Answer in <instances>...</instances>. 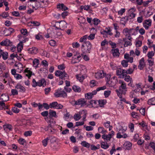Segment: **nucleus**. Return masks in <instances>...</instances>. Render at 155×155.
<instances>
[{"label":"nucleus","instance_id":"nucleus-42","mask_svg":"<svg viewBox=\"0 0 155 155\" xmlns=\"http://www.w3.org/2000/svg\"><path fill=\"white\" fill-rule=\"evenodd\" d=\"M126 74L124 78V80L127 82H128L129 81H133L132 79L131 78L129 75H127Z\"/></svg>","mask_w":155,"mask_h":155},{"label":"nucleus","instance_id":"nucleus-38","mask_svg":"<svg viewBox=\"0 0 155 155\" xmlns=\"http://www.w3.org/2000/svg\"><path fill=\"white\" fill-rule=\"evenodd\" d=\"M85 98L86 99H91L93 97V96L91 92L85 94Z\"/></svg>","mask_w":155,"mask_h":155},{"label":"nucleus","instance_id":"nucleus-15","mask_svg":"<svg viewBox=\"0 0 155 155\" xmlns=\"http://www.w3.org/2000/svg\"><path fill=\"white\" fill-rule=\"evenodd\" d=\"M111 52L114 57H118L120 55L119 50L117 48L112 49L111 50Z\"/></svg>","mask_w":155,"mask_h":155},{"label":"nucleus","instance_id":"nucleus-14","mask_svg":"<svg viewBox=\"0 0 155 155\" xmlns=\"http://www.w3.org/2000/svg\"><path fill=\"white\" fill-rule=\"evenodd\" d=\"M117 81V80H113V79H110L106 83V85L110 87H114L116 85Z\"/></svg>","mask_w":155,"mask_h":155},{"label":"nucleus","instance_id":"nucleus-16","mask_svg":"<svg viewBox=\"0 0 155 155\" xmlns=\"http://www.w3.org/2000/svg\"><path fill=\"white\" fill-rule=\"evenodd\" d=\"M105 74L103 71L97 72L95 73V78L97 79L103 78L105 76Z\"/></svg>","mask_w":155,"mask_h":155},{"label":"nucleus","instance_id":"nucleus-39","mask_svg":"<svg viewBox=\"0 0 155 155\" xmlns=\"http://www.w3.org/2000/svg\"><path fill=\"white\" fill-rule=\"evenodd\" d=\"M147 61L148 63H149V66L150 67H152L154 65V62L153 58L152 59L148 58Z\"/></svg>","mask_w":155,"mask_h":155},{"label":"nucleus","instance_id":"nucleus-26","mask_svg":"<svg viewBox=\"0 0 155 155\" xmlns=\"http://www.w3.org/2000/svg\"><path fill=\"white\" fill-rule=\"evenodd\" d=\"M28 68H26L25 70V72L28 73L26 74V76L28 77V78L30 79L31 76L32 72L30 70H28Z\"/></svg>","mask_w":155,"mask_h":155},{"label":"nucleus","instance_id":"nucleus-59","mask_svg":"<svg viewBox=\"0 0 155 155\" xmlns=\"http://www.w3.org/2000/svg\"><path fill=\"white\" fill-rule=\"evenodd\" d=\"M109 44L111 45V48L113 49H115V48L117 47L116 44L115 42L110 41L109 42Z\"/></svg>","mask_w":155,"mask_h":155},{"label":"nucleus","instance_id":"nucleus-53","mask_svg":"<svg viewBox=\"0 0 155 155\" xmlns=\"http://www.w3.org/2000/svg\"><path fill=\"white\" fill-rule=\"evenodd\" d=\"M9 14L8 12H4L2 14H0V16H2L3 18H6L8 17Z\"/></svg>","mask_w":155,"mask_h":155},{"label":"nucleus","instance_id":"nucleus-21","mask_svg":"<svg viewBox=\"0 0 155 155\" xmlns=\"http://www.w3.org/2000/svg\"><path fill=\"white\" fill-rule=\"evenodd\" d=\"M0 99L3 101L6 102L9 100V98L8 95L6 94H2L1 96Z\"/></svg>","mask_w":155,"mask_h":155},{"label":"nucleus","instance_id":"nucleus-37","mask_svg":"<svg viewBox=\"0 0 155 155\" xmlns=\"http://www.w3.org/2000/svg\"><path fill=\"white\" fill-rule=\"evenodd\" d=\"M3 127L5 129V128H7L8 129L9 131H11L12 129V125L9 124H6L3 125Z\"/></svg>","mask_w":155,"mask_h":155},{"label":"nucleus","instance_id":"nucleus-29","mask_svg":"<svg viewBox=\"0 0 155 155\" xmlns=\"http://www.w3.org/2000/svg\"><path fill=\"white\" fill-rule=\"evenodd\" d=\"M147 103L149 105H155V97L149 99Z\"/></svg>","mask_w":155,"mask_h":155},{"label":"nucleus","instance_id":"nucleus-58","mask_svg":"<svg viewBox=\"0 0 155 155\" xmlns=\"http://www.w3.org/2000/svg\"><path fill=\"white\" fill-rule=\"evenodd\" d=\"M80 114H83V115L82 116L83 117H86L87 113V111L86 110H83L81 111L80 112Z\"/></svg>","mask_w":155,"mask_h":155},{"label":"nucleus","instance_id":"nucleus-41","mask_svg":"<svg viewBox=\"0 0 155 155\" xmlns=\"http://www.w3.org/2000/svg\"><path fill=\"white\" fill-rule=\"evenodd\" d=\"M63 71H62L60 70H57L55 71V75L57 77H59L60 78L62 74Z\"/></svg>","mask_w":155,"mask_h":155},{"label":"nucleus","instance_id":"nucleus-6","mask_svg":"<svg viewBox=\"0 0 155 155\" xmlns=\"http://www.w3.org/2000/svg\"><path fill=\"white\" fill-rule=\"evenodd\" d=\"M61 88L58 89L56 92L54 93V96L56 97H67V94L64 91H61Z\"/></svg>","mask_w":155,"mask_h":155},{"label":"nucleus","instance_id":"nucleus-30","mask_svg":"<svg viewBox=\"0 0 155 155\" xmlns=\"http://www.w3.org/2000/svg\"><path fill=\"white\" fill-rule=\"evenodd\" d=\"M49 116L51 117H57L56 111L51 110H49Z\"/></svg>","mask_w":155,"mask_h":155},{"label":"nucleus","instance_id":"nucleus-1","mask_svg":"<svg viewBox=\"0 0 155 155\" xmlns=\"http://www.w3.org/2000/svg\"><path fill=\"white\" fill-rule=\"evenodd\" d=\"M92 48V45L89 41H85L81 45V50L83 53H90Z\"/></svg>","mask_w":155,"mask_h":155},{"label":"nucleus","instance_id":"nucleus-27","mask_svg":"<svg viewBox=\"0 0 155 155\" xmlns=\"http://www.w3.org/2000/svg\"><path fill=\"white\" fill-rule=\"evenodd\" d=\"M73 90L75 92H80L81 91V88L79 86L74 85L72 87Z\"/></svg>","mask_w":155,"mask_h":155},{"label":"nucleus","instance_id":"nucleus-5","mask_svg":"<svg viewBox=\"0 0 155 155\" xmlns=\"http://www.w3.org/2000/svg\"><path fill=\"white\" fill-rule=\"evenodd\" d=\"M116 75L119 76L120 78H125L126 74H127L126 70L121 68H117L116 71Z\"/></svg>","mask_w":155,"mask_h":155},{"label":"nucleus","instance_id":"nucleus-60","mask_svg":"<svg viewBox=\"0 0 155 155\" xmlns=\"http://www.w3.org/2000/svg\"><path fill=\"white\" fill-rule=\"evenodd\" d=\"M142 41L138 40L136 42L135 45L136 47H140L142 45Z\"/></svg>","mask_w":155,"mask_h":155},{"label":"nucleus","instance_id":"nucleus-48","mask_svg":"<svg viewBox=\"0 0 155 155\" xmlns=\"http://www.w3.org/2000/svg\"><path fill=\"white\" fill-rule=\"evenodd\" d=\"M32 134V131L31 130H29L26 131L24 134L25 136V137H28L31 136Z\"/></svg>","mask_w":155,"mask_h":155},{"label":"nucleus","instance_id":"nucleus-7","mask_svg":"<svg viewBox=\"0 0 155 155\" xmlns=\"http://www.w3.org/2000/svg\"><path fill=\"white\" fill-rule=\"evenodd\" d=\"M75 105H80L81 107H84L87 105V101L84 98H81L76 101H74Z\"/></svg>","mask_w":155,"mask_h":155},{"label":"nucleus","instance_id":"nucleus-62","mask_svg":"<svg viewBox=\"0 0 155 155\" xmlns=\"http://www.w3.org/2000/svg\"><path fill=\"white\" fill-rule=\"evenodd\" d=\"M95 36V34H91L88 37H87V38L89 40H92L94 38Z\"/></svg>","mask_w":155,"mask_h":155},{"label":"nucleus","instance_id":"nucleus-22","mask_svg":"<svg viewBox=\"0 0 155 155\" xmlns=\"http://www.w3.org/2000/svg\"><path fill=\"white\" fill-rule=\"evenodd\" d=\"M28 52L31 54H36L38 52V49L35 47H33L29 49Z\"/></svg>","mask_w":155,"mask_h":155},{"label":"nucleus","instance_id":"nucleus-31","mask_svg":"<svg viewBox=\"0 0 155 155\" xmlns=\"http://www.w3.org/2000/svg\"><path fill=\"white\" fill-rule=\"evenodd\" d=\"M129 19H130L129 18H128V16H125L124 17L122 18L121 19V21H123V22H122V24L125 25Z\"/></svg>","mask_w":155,"mask_h":155},{"label":"nucleus","instance_id":"nucleus-36","mask_svg":"<svg viewBox=\"0 0 155 155\" xmlns=\"http://www.w3.org/2000/svg\"><path fill=\"white\" fill-rule=\"evenodd\" d=\"M39 61L37 59H35L34 60L33 62V66L36 68L39 64Z\"/></svg>","mask_w":155,"mask_h":155},{"label":"nucleus","instance_id":"nucleus-47","mask_svg":"<svg viewBox=\"0 0 155 155\" xmlns=\"http://www.w3.org/2000/svg\"><path fill=\"white\" fill-rule=\"evenodd\" d=\"M105 80L107 83L108 81L110 80V78L111 77V74H105Z\"/></svg>","mask_w":155,"mask_h":155},{"label":"nucleus","instance_id":"nucleus-63","mask_svg":"<svg viewBox=\"0 0 155 155\" xmlns=\"http://www.w3.org/2000/svg\"><path fill=\"white\" fill-rule=\"evenodd\" d=\"M43 107L46 110H48L50 108V105H49L47 103H44L43 104Z\"/></svg>","mask_w":155,"mask_h":155},{"label":"nucleus","instance_id":"nucleus-4","mask_svg":"<svg viewBox=\"0 0 155 155\" xmlns=\"http://www.w3.org/2000/svg\"><path fill=\"white\" fill-rule=\"evenodd\" d=\"M20 40V42L18 44L17 47L18 51L20 52L23 49L22 43H25L28 40V38L24 36H21L19 38Z\"/></svg>","mask_w":155,"mask_h":155},{"label":"nucleus","instance_id":"nucleus-32","mask_svg":"<svg viewBox=\"0 0 155 155\" xmlns=\"http://www.w3.org/2000/svg\"><path fill=\"white\" fill-rule=\"evenodd\" d=\"M101 147L102 148L107 149L109 147V145L106 142H102L101 143Z\"/></svg>","mask_w":155,"mask_h":155},{"label":"nucleus","instance_id":"nucleus-20","mask_svg":"<svg viewBox=\"0 0 155 155\" xmlns=\"http://www.w3.org/2000/svg\"><path fill=\"white\" fill-rule=\"evenodd\" d=\"M15 88L17 89H19V91L21 92H24L26 90L25 88L19 84H18L15 86Z\"/></svg>","mask_w":155,"mask_h":155},{"label":"nucleus","instance_id":"nucleus-43","mask_svg":"<svg viewBox=\"0 0 155 155\" xmlns=\"http://www.w3.org/2000/svg\"><path fill=\"white\" fill-rule=\"evenodd\" d=\"M154 54L153 51H149L147 54V56L149 59H152V57L154 55Z\"/></svg>","mask_w":155,"mask_h":155},{"label":"nucleus","instance_id":"nucleus-34","mask_svg":"<svg viewBox=\"0 0 155 155\" xmlns=\"http://www.w3.org/2000/svg\"><path fill=\"white\" fill-rule=\"evenodd\" d=\"M97 103V102L96 101L92 100L90 103V105H91L92 107L94 108L97 107H98Z\"/></svg>","mask_w":155,"mask_h":155},{"label":"nucleus","instance_id":"nucleus-54","mask_svg":"<svg viewBox=\"0 0 155 155\" xmlns=\"http://www.w3.org/2000/svg\"><path fill=\"white\" fill-rule=\"evenodd\" d=\"M12 110L14 113L17 114L19 112V110L15 107H13Z\"/></svg>","mask_w":155,"mask_h":155},{"label":"nucleus","instance_id":"nucleus-24","mask_svg":"<svg viewBox=\"0 0 155 155\" xmlns=\"http://www.w3.org/2000/svg\"><path fill=\"white\" fill-rule=\"evenodd\" d=\"M57 8L61 9L62 11H65L68 8L64 5V4H59L57 5Z\"/></svg>","mask_w":155,"mask_h":155},{"label":"nucleus","instance_id":"nucleus-12","mask_svg":"<svg viewBox=\"0 0 155 155\" xmlns=\"http://www.w3.org/2000/svg\"><path fill=\"white\" fill-rule=\"evenodd\" d=\"M145 65L144 58H143L139 61V64L138 66V68L140 70H142L143 69Z\"/></svg>","mask_w":155,"mask_h":155},{"label":"nucleus","instance_id":"nucleus-61","mask_svg":"<svg viewBox=\"0 0 155 155\" xmlns=\"http://www.w3.org/2000/svg\"><path fill=\"white\" fill-rule=\"evenodd\" d=\"M72 45L73 47L75 48H77L80 46V44L78 42L73 43Z\"/></svg>","mask_w":155,"mask_h":155},{"label":"nucleus","instance_id":"nucleus-52","mask_svg":"<svg viewBox=\"0 0 155 155\" xmlns=\"http://www.w3.org/2000/svg\"><path fill=\"white\" fill-rule=\"evenodd\" d=\"M87 35H85L80 39L79 41L81 42H85L87 40Z\"/></svg>","mask_w":155,"mask_h":155},{"label":"nucleus","instance_id":"nucleus-8","mask_svg":"<svg viewBox=\"0 0 155 155\" xmlns=\"http://www.w3.org/2000/svg\"><path fill=\"white\" fill-rule=\"evenodd\" d=\"M50 108H56L58 109H61L63 107V105L60 104H58L56 101L53 102L50 104Z\"/></svg>","mask_w":155,"mask_h":155},{"label":"nucleus","instance_id":"nucleus-2","mask_svg":"<svg viewBox=\"0 0 155 155\" xmlns=\"http://www.w3.org/2000/svg\"><path fill=\"white\" fill-rule=\"evenodd\" d=\"M119 83L121 84V85L119 87L118 90L117 89L116 90V91L117 93V92L118 91L120 94H125L126 93V91H127V88L126 87V84L123 81L120 80L119 81Z\"/></svg>","mask_w":155,"mask_h":155},{"label":"nucleus","instance_id":"nucleus-23","mask_svg":"<svg viewBox=\"0 0 155 155\" xmlns=\"http://www.w3.org/2000/svg\"><path fill=\"white\" fill-rule=\"evenodd\" d=\"M67 23L64 21H61L59 25L60 28L61 30H64L67 28Z\"/></svg>","mask_w":155,"mask_h":155},{"label":"nucleus","instance_id":"nucleus-40","mask_svg":"<svg viewBox=\"0 0 155 155\" xmlns=\"http://www.w3.org/2000/svg\"><path fill=\"white\" fill-rule=\"evenodd\" d=\"M76 76L77 79L80 82H82L84 79V77L81 75L77 74Z\"/></svg>","mask_w":155,"mask_h":155},{"label":"nucleus","instance_id":"nucleus-11","mask_svg":"<svg viewBox=\"0 0 155 155\" xmlns=\"http://www.w3.org/2000/svg\"><path fill=\"white\" fill-rule=\"evenodd\" d=\"M15 31L14 29L11 28H5L3 31V34L6 36L10 35Z\"/></svg>","mask_w":155,"mask_h":155},{"label":"nucleus","instance_id":"nucleus-3","mask_svg":"<svg viewBox=\"0 0 155 155\" xmlns=\"http://www.w3.org/2000/svg\"><path fill=\"white\" fill-rule=\"evenodd\" d=\"M32 86L33 87H35L38 86L41 87L43 86V87L46 85V82L44 78H42L38 81L36 82L35 79H33L32 80Z\"/></svg>","mask_w":155,"mask_h":155},{"label":"nucleus","instance_id":"nucleus-51","mask_svg":"<svg viewBox=\"0 0 155 155\" xmlns=\"http://www.w3.org/2000/svg\"><path fill=\"white\" fill-rule=\"evenodd\" d=\"M128 62L127 60H124L121 61V64L124 67H127L128 65Z\"/></svg>","mask_w":155,"mask_h":155},{"label":"nucleus","instance_id":"nucleus-45","mask_svg":"<svg viewBox=\"0 0 155 155\" xmlns=\"http://www.w3.org/2000/svg\"><path fill=\"white\" fill-rule=\"evenodd\" d=\"M98 130L99 133L102 134L106 133L107 132L106 130H104V128L103 127H99Z\"/></svg>","mask_w":155,"mask_h":155},{"label":"nucleus","instance_id":"nucleus-56","mask_svg":"<svg viewBox=\"0 0 155 155\" xmlns=\"http://www.w3.org/2000/svg\"><path fill=\"white\" fill-rule=\"evenodd\" d=\"M18 142L20 144L24 145L25 143L26 142V141L24 139L20 138Z\"/></svg>","mask_w":155,"mask_h":155},{"label":"nucleus","instance_id":"nucleus-50","mask_svg":"<svg viewBox=\"0 0 155 155\" xmlns=\"http://www.w3.org/2000/svg\"><path fill=\"white\" fill-rule=\"evenodd\" d=\"M111 93V91H110L108 90L105 91L104 92V94L105 97L107 98L110 95Z\"/></svg>","mask_w":155,"mask_h":155},{"label":"nucleus","instance_id":"nucleus-17","mask_svg":"<svg viewBox=\"0 0 155 155\" xmlns=\"http://www.w3.org/2000/svg\"><path fill=\"white\" fill-rule=\"evenodd\" d=\"M126 130H124L123 127H122L121 129H119L117 134V138H122V135L121 134H124L125 131Z\"/></svg>","mask_w":155,"mask_h":155},{"label":"nucleus","instance_id":"nucleus-9","mask_svg":"<svg viewBox=\"0 0 155 155\" xmlns=\"http://www.w3.org/2000/svg\"><path fill=\"white\" fill-rule=\"evenodd\" d=\"M135 8H132L129 9L128 11V17L130 19H131L134 18L136 16V14L134 12L136 11Z\"/></svg>","mask_w":155,"mask_h":155},{"label":"nucleus","instance_id":"nucleus-46","mask_svg":"<svg viewBox=\"0 0 155 155\" xmlns=\"http://www.w3.org/2000/svg\"><path fill=\"white\" fill-rule=\"evenodd\" d=\"M49 139V137H47L46 139L42 140V143L44 147L46 146L48 144V141Z\"/></svg>","mask_w":155,"mask_h":155},{"label":"nucleus","instance_id":"nucleus-35","mask_svg":"<svg viewBox=\"0 0 155 155\" xmlns=\"http://www.w3.org/2000/svg\"><path fill=\"white\" fill-rule=\"evenodd\" d=\"M2 56L4 60H6L8 58V53L7 52H4L3 51L2 53Z\"/></svg>","mask_w":155,"mask_h":155},{"label":"nucleus","instance_id":"nucleus-25","mask_svg":"<svg viewBox=\"0 0 155 155\" xmlns=\"http://www.w3.org/2000/svg\"><path fill=\"white\" fill-rule=\"evenodd\" d=\"M98 103L100 107H103L104 105L107 103V100L106 99L100 100L98 101Z\"/></svg>","mask_w":155,"mask_h":155},{"label":"nucleus","instance_id":"nucleus-33","mask_svg":"<svg viewBox=\"0 0 155 155\" xmlns=\"http://www.w3.org/2000/svg\"><path fill=\"white\" fill-rule=\"evenodd\" d=\"M81 144L82 146L87 148H89L91 146L90 143H89L85 141H82L81 143Z\"/></svg>","mask_w":155,"mask_h":155},{"label":"nucleus","instance_id":"nucleus-49","mask_svg":"<svg viewBox=\"0 0 155 155\" xmlns=\"http://www.w3.org/2000/svg\"><path fill=\"white\" fill-rule=\"evenodd\" d=\"M100 22V20L97 18H94L93 20V23L96 25H97Z\"/></svg>","mask_w":155,"mask_h":155},{"label":"nucleus","instance_id":"nucleus-57","mask_svg":"<svg viewBox=\"0 0 155 155\" xmlns=\"http://www.w3.org/2000/svg\"><path fill=\"white\" fill-rule=\"evenodd\" d=\"M105 30H106V33L108 34L110 36L113 35V33L111 32V30L110 29L109 27L108 28H106Z\"/></svg>","mask_w":155,"mask_h":155},{"label":"nucleus","instance_id":"nucleus-19","mask_svg":"<svg viewBox=\"0 0 155 155\" xmlns=\"http://www.w3.org/2000/svg\"><path fill=\"white\" fill-rule=\"evenodd\" d=\"M123 41L124 42V47H127L128 46H131L132 43L131 41H128L126 38H124L123 39Z\"/></svg>","mask_w":155,"mask_h":155},{"label":"nucleus","instance_id":"nucleus-13","mask_svg":"<svg viewBox=\"0 0 155 155\" xmlns=\"http://www.w3.org/2000/svg\"><path fill=\"white\" fill-rule=\"evenodd\" d=\"M2 46H12V43L8 39H6L5 40L2 41L0 44Z\"/></svg>","mask_w":155,"mask_h":155},{"label":"nucleus","instance_id":"nucleus-64","mask_svg":"<svg viewBox=\"0 0 155 155\" xmlns=\"http://www.w3.org/2000/svg\"><path fill=\"white\" fill-rule=\"evenodd\" d=\"M149 146L152 148L154 151H155V143L153 142H150L149 144Z\"/></svg>","mask_w":155,"mask_h":155},{"label":"nucleus","instance_id":"nucleus-10","mask_svg":"<svg viewBox=\"0 0 155 155\" xmlns=\"http://www.w3.org/2000/svg\"><path fill=\"white\" fill-rule=\"evenodd\" d=\"M151 20L149 19L145 20L143 23V25L146 29H148L149 27L151 25Z\"/></svg>","mask_w":155,"mask_h":155},{"label":"nucleus","instance_id":"nucleus-18","mask_svg":"<svg viewBox=\"0 0 155 155\" xmlns=\"http://www.w3.org/2000/svg\"><path fill=\"white\" fill-rule=\"evenodd\" d=\"M132 144L129 142H125L123 145V148L125 150H130L131 149Z\"/></svg>","mask_w":155,"mask_h":155},{"label":"nucleus","instance_id":"nucleus-44","mask_svg":"<svg viewBox=\"0 0 155 155\" xmlns=\"http://www.w3.org/2000/svg\"><path fill=\"white\" fill-rule=\"evenodd\" d=\"M81 114H75L74 116V118L75 120L76 121L79 120L81 118Z\"/></svg>","mask_w":155,"mask_h":155},{"label":"nucleus","instance_id":"nucleus-28","mask_svg":"<svg viewBox=\"0 0 155 155\" xmlns=\"http://www.w3.org/2000/svg\"><path fill=\"white\" fill-rule=\"evenodd\" d=\"M117 95L120 98V101H123L125 103L128 104H129L128 102L126 101L125 99L124 98H123L122 97V94L121 93L120 94L119 92H117Z\"/></svg>","mask_w":155,"mask_h":155},{"label":"nucleus","instance_id":"nucleus-55","mask_svg":"<svg viewBox=\"0 0 155 155\" xmlns=\"http://www.w3.org/2000/svg\"><path fill=\"white\" fill-rule=\"evenodd\" d=\"M83 59L86 61H88L89 60L90 58L86 54H81Z\"/></svg>","mask_w":155,"mask_h":155}]
</instances>
